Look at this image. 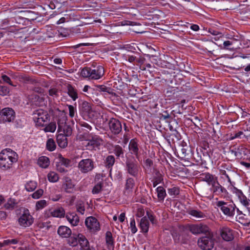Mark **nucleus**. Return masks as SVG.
Listing matches in <instances>:
<instances>
[{
  "instance_id": "33",
  "label": "nucleus",
  "mask_w": 250,
  "mask_h": 250,
  "mask_svg": "<svg viewBox=\"0 0 250 250\" xmlns=\"http://www.w3.org/2000/svg\"><path fill=\"white\" fill-rule=\"evenodd\" d=\"M115 159L113 155H108L104 160L105 167L110 169V171L112 170V167L115 163Z\"/></svg>"
},
{
  "instance_id": "27",
  "label": "nucleus",
  "mask_w": 250,
  "mask_h": 250,
  "mask_svg": "<svg viewBox=\"0 0 250 250\" xmlns=\"http://www.w3.org/2000/svg\"><path fill=\"white\" fill-rule=\"evenodd\" d=\"M67 94L73 101H75L78 98V92L72 85L68 84L66 86Z\"/></svg>"
},
{
  "instance_id": "36",
  "label": "nucleus",
  "mask_w": 250,
  "mask_h": 250,
  "mask_svg": "<svg viewBox=\"0 0 250 250\" xmlns=\"http://www.w3.org/2000/svg\"><path fill=\"white\" fill-rule=\"evenodd\" d=\"M113 151L117 159L120 157L124 158V150L120 146L118 145L114 146H113Z\"/></svg>"
},
{
  "instance_id": "64",
  "label": "nucleus",
  "mask_w": 250,
  "mask_h": 250,
  "mask_svg": "<svg viewBox=\"0 0 250 250\" xmlns=\"http://www.w3.org/2000/svg\"><path fill=\"white\" fill-rule=\"evenodd\" d=\"M62 165H61L60 164L57 163L56 167L58 171L62 173L66 172L67 170L64 167H62Z\"/></svg>"
},
{
  "instance_id": "11",
  "label": "nucleus",
  "mask_w": 250,
  "mask_h": 250,
  "mask_svg": "<svg viewBox=\"0 0 250 250\" xmlns=\"http://www.w3.org/2000/svg\"><path fill=\"white\" fill-rule=\"evenodd\" d=\"M55 114L57 118L58 131L62 132V129L65 126L67 120L66 113L64 110H60L57 109Z\"/></svg>"
},
{
  "instance_id": "44",
  "label": "nucleus",
  "mask_w": 250,
  "mask_h": 250,
  "mask_svg": "<svg viewBox=\"0 0 250 250\" xmlns=\"http://www.w3.org/2000/svg\"><path fill=\"white\" fill-rule=\"evenodd\" d=\"M47 178L48 180L52 183L57 182L59 179L58 174L54 171L50 172L47 175Z\"/></svg>"
},
{
  "instance_id": "62",
  "label": "nucleus",
  "mask_w": 250,
  "mask_h": 250,
  "mask_svg": "<svg viewBox=\"0 0 250 250\" xmlns=\"http://www.w3.org/2000/svg\"><path fill=\"white\" fill-rule=\"evenodd\" d=\"M161 117L164 120H166V122L167 123H170L172 119L167 111H165L164 113L162 114Z\"/></svg>"
},
{
  "instance_id": "2",
  "label": "nucleus",
  "mask_w": 250,
  "mask_h": 250,
  "mask_svg": "<svg viewBox=\"0 0 250 250\" xmlns=\"http://www.w3.org/2000/svg\"><path fill=\"white\" fill-rule=\"evenodd\" d=\"M18 159V154L10 148H6L0 152V167L3 170L10 168Z\"/></svg>"
},
{
  "instance_id": "45",
  "label": "nucleus",
  "mask_w": 250,
  "mask_h": 250,
  "mask_svg": "<svg viewBox=\"0 0 250 250\" xmlns=\"http://www.w3.org/2000/svg\"><path fill=\"white\" fill-rule=\"evenodd\" d=\"M56 129V124L55 122H51L47 125H46L44 128L43 130L45 132H54Z\"/></svg>"
},
{
  "instance_id": "6",
  "label": "nucleus",
  "mask_w": 250,
  "mask_h": 250,
  "mask_svg": "<svg viewBox=\"0 0 250 250\" xmlns=\"http://www.w3.org/2000/svg\"><path fill=\"white\" fill-rule=\"evenodd\" d=\"M125 169L130 175L137 177L141 170V167L135 160L127 159L125 162Z\"/></svg>"
},
{
  "instance_id": "43",
  "label": "nucleus",
  "mask_w": 250,
  "mask_h": 250,
  "mask_svg": "<svg viewBox=\"0 0 250 250\" xmlns=\"http://www.w3.org/2000/svg\"><path fill=\"white\" fill-rule=\"evenodd\" d=\"M56 147V145L55 141L52 138L48 139L46 144V149L50 151H52L55 149Z\"/></svg>"
},
{
  "instance_id": "13",
  "label": "nucleus",
  "mask_w": 250,
  "mask_h": 250,
  "mask_svg": "<svg viewBox=\"0 0 250 250\" xmlns=\"http://www.w3.org/2000/svg\"><path fill=\"white\" fill-rule=\"evenodd\" d=\"M86 227L91 231H97L100 229V224L97 219L93 216L87 217L85 221Z\"/></svg>"
},
{
  "instance_id": "5",
  "label": "nucleus",
  "mask_w": 250,
  "mask_h": 250,
  "mask_svg": "<svg viewBox=\"0 0 250 250\" xmlns=\"http://www.w3.org/2000/svg\"><path fill=\"white\" fill-rule=\"evenodd\" d=\"M216 206L227 216L232 217L235 214V206L232 202L219 201L216 202Z\"/></svg>"
},
{
  "instance_id": "16",
  "label": "nucleus",
  "mask_w": 250,
  "mask_h": 250,
  "mask_svg": "<svg viewBox=\"0 0 250 250\" xmlns=\"http://www.w3.org/2000/svg\"><path fill=\"white\" fill-rule=\"evenodd\" d=\"M189 230L194 234L206 233L208 231V228L205 225H192L189 226Z\"/></svg>"
},
{
  "instance_id": "55",
  "label": "nucleus",
  "mask_w": 250,
  "mask_h": 250,
  "mask_svg": "<svg viewBox=\"0 0 250 250\" xmlns=\"http://www.w3.org/2000/svg\"><path fill=\"white\" fill-rule=\"evenodd\" d=\"M46 206V201L44 200H42L38 201L36 203V208L37 209L39 210V209H42Z\"/></svg>"
},
{
  "instance_id": "32",
  "label": "nucleus",
  "mask_w": 250,
  "mask_h": 250,
  "mask_svg": "<svg viewBox=\"0 0 250 250\" xmlns=\"http://www.w3.org/2000/svg\"><path fill=\"white\" fill-rule=\"evenodd\" d=\"M50 214L54 217L61 218L65 215V210L63 208L61 207L51 210Z\"/></svg>"
},
{
  "instance_id": "49",
  "label": "nucleus",
  "mask_w": 250,
  "mask_h": 250,
  "mask_svg": "<svg viewBox=\"0 0 250 250\" xmlns=\"http://www.w3.org/2000/svg\"><path fill=\"white\" fill-rule=\"evenodd\" d=\"M168 193L171 196H176L180 193V189L178 187H173L168 189Z\"/></svg>"
},
{
  "instance_id": "20",
  "label": "nucleus",
  "mask_w": 250,
  "mask_h": 250,
  "mask_svg": "<svg viewBox=\"0 0 250 250\" xmlns=\"http://www.w3.org/2000/svg\"><path fill=\"white\" fill-rule=\"evenodd\" d=\"M65 218L73 226H77L79 223V217L75 212H69L66 213Z\"/></svg>"
},
{
  "instance_id": "40",
  "label": "nucleus",
  "mask_w": 250,
  "mask_h": 250,
  "mask_svg": "<svg viewBox=\"0 0 250 250\" xmlns=\"http://www.w3.org/2000/svg\"><path fill=\"white\" fill-rule=\"evenodd\" d=\"M219 171H222V170H224L225 171H228L229 173H234V170L232 169L231 166L229 164L225 163H222L218 167Z\"/></svg>"
},
{
  "instance_id": "7",
  "label": "nucleus",
  "mask_w": 250,
  "mask_h": 250,
  "mask_svg": "<svg viewBox=\"0 0 250 250\" xmlns=\"http://www.w3.org/2000/svg\"><path fill=\"white\" fill-rule=\"evenodd\" d=\"M78 167L81 173H87L94 168L95 163L91 159H83L79 162Z\"/></svg>"
},
{
  "instance_id": "12",
  "label": "nucleus",
  "mask_w": 250,
  "mask_h": 250,
  "mask_svg": "<svg viewBox=\"0 0 250 250\" xmlns=\"http://www.w3.org/2000/svg\"><path fill=\"white\" fill-rule=\"evenodd\" d=\"M109 129L114 135L119 134L122 130L121 123L116 118H111L108 122Z\"/></svg>"
},
{
  "instance_id": "17",
  "label": "nucleus",
  "mask_w": 250,
  "mask_h": 250,
  "mask_svg": "<svg viewBox=\"0 0 250 250\" xmlns=\"http://www.w3.org/2000/svg\"><path fill=\"white\" fill-rule=\"evenodd\" d=\"M62 188L67 193H73L75 191V185L68 177L64 178V182L62 185Z\"/></svg>"
},
{
  "instance_id": "29",
  "label": "nucleus",
  "mask_w": 250,
  "mask_h": 250,
  "mask_svg": "<svg viewBox=\"0 0 250 250\" xmlns=\"http://www.w3.org/2000/svg\"><path fill=\"white\" fill-rule=\"evenodd\" d=\"M106 243L108 250H113L114 248V242L112 234L110 231H107L105 235Z\"/></svg>"
},
{
  "instance_id": "52",
  "label": "nucleus",
  "mask_w": 250,
  "mask_h": 250,
  "mask_svg": "<svg viewBox=\"0 0 250 250\" xmlns=\"http://www.w3.org/2000/svg\"><path fill=\"white\" fill-rule=\"evenodd\" d=\"M237 41V39L235 38L231 39V41H226L223 42V48L226 49H231L229 47L231 45L234 41Z\"/></svg>"
},
{
  "instance_id": "28",
  "label": "nucleus",
  "mask_w": 250,
  "mask_h": 250,
  "mask_svg": "<svg viewBox=\"0 0 250 250\" xmlns=\"http://www.w3.org/2000/svg\"><path fill=\"white\" fill-rule=\"evenodd\" d=\"M78 242L83 250H85L89 247V242L86 237L82 234L78 235Z\"/></svg>"
},
{
  "instance_id": "4",
  "label": "nucleus",
  "mask_w": 250,
  "mask_h": 250,
  "mask_svg": "<svg viewBox=\"0 0 250 250\" xmlns=\"http://www.w3.org/2000/svg\"><path fill=\"white\" fill-rule=\"evenodd\" d=\"M33 119L37 126H44V123L50 120V116L48 112L42 109H38L34 111Z\"/></svg>"
},
{
  "instance_id": "35",
  "label": "nucleus",
  "mask_w": 250,
  "mask_h": 250,
  "mask_svg": "<svg viewBox=\"0 0 250 250\" xmlns=\"http://www.w3.org/2000/svg\"><path fill=\"white\" fill-rule=\"evenodd\" d=\"M50 164L49 159L46 156L40 157L38 161V164L41 167L46 168H47Z\"/></svg>"
},
{
  "instance_id": "60",
  "label": "nucleus",
  "mask_w": 250,
  "mask_h": 250,
  "mask_svg": "<svg viewBox=\"0 0 250 250\" xmlns=\"http://www.w3.org/2000/svg\"><path fill=\"white\" fill-rule=\"evenodd\" d=\"M1 78L4 83H8L10 85L13 86H16V85H15L12 83L10 78L9 77H8L7 76H6V75H2Z\"/></svg>"
},
{
  "instance_id": "25",
  "label": "nucleus",
  "mask_w": 250,
  "mask_h": 250,
  "mask_svg": "<svg viewBox=\"0 0 250 250\" xmlns=\"http://www.w3.org/2000/svg\"><path fill=\"white\" fill-rule=\"evenodd\" d=\"M149 225V223L148 220L146 216L143 217L141 219L139 224V227L142 232L146 233L148 232Z\"/></svg>"
},
{
  "instance_id": "38",
  "label": "nucleus",
  "mask_w": 250,
  "mask_h": 250,
  "mask_svg": "<svg viewBox=\"0 0 250 250\" xmlns=\"http://www.w3.org/2000/svg\"><path fill=\"white\" fill-rule=\"evenodd\" d=\"M167 140L169 143L170 141H171L172 143H174L175 141H178L180 139V135L178 131L176 130L167 136Z\"/></svg>"
},
{
  "instance_id": "3",
  "label": "nucleus",
  "mask_w": 250,
  "mask_h": 250,
  "mask_svg": "<svg viewBox=\"0 0 250 250\" xmlns=\"http://www.w3.org/2000/svg\"><path fill=\"white\" fill-rule=\"evenodd\" d=\"M104 74V67L101 65L93 66L91 67H85L81 71V76L89 80H98Z\"/></svg>"
},
{
  "instance_id": "24",
  "label": "nucleus",
  "mask_w": 250,
  "mask_h": 250,
  "mask_svg": "<svg viewBox=\"0 0 250 250\" xmlns=\"http://www.w3.org/2000/svg\"><path fill=\"white\" fill-rule=\"evenodd\" d=\"M100 145V140L97 137H93L92 139L87 141L86 146L88 149H93Z\"/></svg>"
},
{
  "instance_id": "34",
  "label": "nucleus",
  "mask_w": 250,
  "mask_h": 250,
  "mask_svg": "<svg viewBox=\"0 0 250 250\" xmlns=\"http://www.w3.org/2000/svg\"><path fill=\"white\" fill-rule=\"evenodd\" d=\"M96 87L99 92L107 93L114 96H116V94L113 92V90L109 87H107L104 85H97Z\"/></svg>"
},
{
  "instance_id": "23",
  "label": "nucleus",
  "mask_w": 250,
  "mask_h": 250,
  "mask_svg": "<svg viewBox=\"0 0 250 250\" xmlns=\"http://www.w3.org/2000/svg\"><path fill=\"white\" fill-rule=\"evenodd\" d=\"M29 100L32 104L37 106H40L43 102V98L40 97V96L37 94H33L29 95Z\"/></svg>"
},
{
  "instance_id": "39",
  "label": "nucleus",
  "mask_w": 250,
  "mask_h": 250,
  "mask_svg": "<svg viewBox=\"0 0 250 250\" xmlns=\"http://www.w3.org/2000/svg\"><path fill=\"white\" fill-rule=\"evenodd\" d=\"M176 153H177L178 156L182 159L186 158L188 154L187 149L184 146H180L177 149Z\"/></svg>"
},
{
  "instance_id": "31",
  "label": "nucleus",
  "mask_w": 250,
  "mask_h": 250,
  "mask_svg": "<svg viewBox=\"0 0 250 250\" xmlns=\"http://www.w3.org/2000/svg\"><path fill=\"white\" fill-rule=\"evenodd\" d=\"M156 190L158 201L160 202H163L167 195L165 189L163 187L159 186L157 188Z\"/></svg>"
},
{
  "instance_id": "50",
  "label": "nucleus",
  "mask_w": 250,
  "mask_h": 250,
  "mask_svg": "<svg viewBox=\"0 0 250 250\" xmlns=\"http://www.w3.org/2000/svg\"><path fill=\"white\" fill-rule=\"evenodd\" d=\"M62 131L65 136H69L71 135L72 129L69 125L65 124V126L62 128Z\"/></svg>"
},
{
  "instance_id": "37",
  "label": "nucleus",
  "mask_w": 250,
  "mask_h": 250,
  "mask_svg": "<svg viewBox=\"0 0 250 250\" xmlns=\"http://www.w3.org/2000/svg\"><path fill=\"white\" fill-rule=\"evenodd\" d=\"M58 163L61 165L68 167L71 166V161L70 159L64 158L62 155L60 154L58 157Z\"/></svg>"
},
{
  "instance_id": "53",
  "label": "nucleus",
  "mask_w": 250,
  "mask_h": 250,
  "mask_svg": "<svg viewBox=\"0 0 250 250\" xmlns=\"http://www.w3.org/2000/svg\"><path fill=\"white\" fill-rule=\"evenodd\" d=\"M10 92L9 89L5 86H0V95L4 96L8 95Z\"/></svg>"
},
{
  "instance_id": "15",
  "label": "nucleus",
  "mask_w": 250,
  "mask_h": 250,
  "mask_svg": "<svg viewBox=\"0 0 250 250\" xmlns=\"http://www.w3.org/2000/svg\"><path fill=\"white\" fill-rule=\"evenodd\" d=\"M199 179L201 181L206 182L208 185L210 186L218 180L217 177L209 172H205L200 174Z\"/></svg>"
},
{
  "instance_id": "57",
  "label": "nucleus",
  "mask_w": 250,
  "mask_h": 250,
  "mask_svg": "<svg viewBox=\"0 0 250 250\" xmlns=\"http://www.w3.org/2000/svg\"><path fill=\"white\" fill-rule=\"evenodd\" d=\"M69 109V115L70 117L73 118L76 113V108L72 105H68Z\"/></svg>"
},
{
  "instance_id": "8",
  "label": "nucleus",
  "mask_w": 250,
  "mask_h": 250,
  "mask_svg": "<svg viewBox=\"0 0 250 250\" xmlns=\"http://www.w3.org/2000/svg\"><path fill=\"white\" fill-rule=\"evenodd\" d=\"M34 222V218L28 209H25L18 219L19 225L23 228L30 226Z\"/></svg>"
},
{
  "instance_id": "9",
  "label": "nucleus",
  "mask_w": 250,
  "mask_h": 250,
  "mask_svg": "<svg viewBox=\"0 0 250 250\" xmlns=\"http://www.w3.org/2000/svg\"><path fill=\"white\" fill-rule=\"evenodd\" d=\"M15 118V112L14 110L10 107H5L0 111V120L3 123L11 122Z\"/></svg>"
},
{
  "instance_id": "26",
  "label": "nucleus",
  "mask_w": 250,
  "mask_h": 250,
  "mask_svg": "<svg viewBox=\"0 0 250 250\" xmlns=\"http://www.w3.org/2000/svg\"><path fill=\"white\" fill-rule=\"evenodd\" d=\"M57 142L60 147L64 148L67 146L66 136L62 133H60L57 136Z\"/></svg>"
},
{
  "instance_id": "19",
  "label": "nucleus",
  "mask_w": 250,
  "mask_h": 250,
  "mask_svg": "<svg viewBox=\"0 0 250 250\" xmlns=\"http://www.w3.org/2000/svg\"><path fill=\"white\" fill-rule=\"evenodd\" d=\"M135 186V181L131 177L128 178L126 180L125 187L124 193L126 195H129L132 192V190Z\"/></svg>"
},
{
  "instance_id": "63",
  "label": "nucleus",
  "mask_w": 250,
  "mask_h": 250,
  "mask_svg": "<svg viewBox=\"0 0 250 250\" xmlns=\"http://www.w3.org/2000/svg\"><path fill=\"white\" fill-rule=\"evenodd\" d=\"M79 124L81 126L86 128L87 129V131L91 130L92 129V127L85 122H80Z\"/></svg>"
},
{
  "instance_id": "1",
  "label": "nucleus",
  "mask_w": 250,
  "mask_h": 250,
  "mask_svg": "<svg viewBox=\"0 0 250 250\" xmlns=\"http://www.w3.org/2000/svg\"><path fill=\"white\" fill-rule=\"evenodd\" d=\"M202 196L211 199L214 195L221 197L227 196L228 192L227 190L219 183L218 180L216 181L210 186L209 188H202L200 189Z\"/></svg>"
},
{
  "instance_id": "47",
  "label": "nucleus",
  "mask_w": 250,
  "mask_h": 250,
  "mask_svg": "<svg viewBox=\"0 0 250 250\" xmlns=\"http://www.w3.org/2000/svg\"><path fill=\"white\" fill-rule=\"evenodd\" d=\"M153 179L161 183L163 181V175L159 170L154 171Z\"/></svg>"
},
{
  "instance_id": "41",
  "label": "nucleus",
  "mask_w": 250,
  "mask_h": 250,
  "mask_svg": "<svg viewBox=\"0 0 250 250\" xmlns=\"http://www.w3.org/2000/svg\"><path fill=\"white\" fill-rule=\"evenodd\" d=\"M37 187V183L35 181H30L25 185V188L27 191H34Z\"/></svg>"
},
{
  "instance_id": "21",
  "label": "nucleus",
  "mask_w": 250,
  "mask_h": 250,
  "mask_svg": "<svg viewBox=\"0 0 250 250\" xmlns=\"http://www.w3.org/2000/svg\"><path fill=\"white\" fill-rule=\"evenodd\" d=\"M128 148L130 153L137 158L139 152L138 144L136 139H131L129 142Z\"/></svg>"
},
{
  "instance_id": "58",
  "label": "nucleus",
  "mask_w": 250,
  "mask_h": 250,
  "mask_svg": "<svg viewBox=\"0 0 250 250\" xmlns=\"http://www.w3.org/2000/svg\"><path fill=\"white\" fill-rule=\"evenodd\" d=\"M130 228L132 233L134 234L137 231V228L136 227L135 221L134 218L131 219L130 221Z\"/></svg>"
},
{
  "instance_id": "18",
  "label": "nucleus",
  "mask_w": 250,
  "mask_h": 250,
  "mask_svg": "<svg viewBox=\"0 0 250 250\" xmlns=\"http://www.w3.org/2000/svg\"><path fill=\"white\" fill-rule=\"evenodd\" d=\"M220 234L222 238L226 241H230L233 239L232 230L229 228H222L220 230Z\"/></svg>"
},
{
  "instance_id": "22",
  "label": "nucleus",
  "mask_w": 250,
  "mask_h": 250,
  "mask_svg": "<svg viewBox=\"0 0 250 250\" xmlns=\"http://www.w3.org/2000/svg\"><path fill=\"white\" fill-rule=\"evenodd\" d=\"M58 234L62 238L69 237L71 234V230L67 227L62 226L58 229Z\"/></svg>"
},
{
  "instance_id": "30",
  "label": "nucleus",
  "mask_w": 250,
  "mask_h": 250,
  "mask_svg": "<svg viewBox=\"0 0 250 250\" xmlns=\"http://www.w3.org/2000/svg\"><path fill=\"white\" fill-rule=\"evenodd\" d=\"M188 213L196 219H201L206 217L204 212L199 210L190 209L188 211Z\"/></svg>"
},
{
  "instance_id": "51",
  "label": "nucleus",
  "mask_w": 250,
  "mask_h": 250,
  "mask_svg": "<svg viewBox=\"0 0 250 250\" xmlns=\"http://www.w3.org/2000/svg\"><path fill=\"white\" fill-rule=\"evenodd\" d=\"M146 59L144 57H140L139 58H136L135 60L137 62V65L140 66V68L142 70H145L146 69V67L144 66H142V64L144 63Z\"/></svg>"
},
{
  "instance_id": "48",
  "label": "nucleus",
  "mask_w": 250,
  "mask_h": 250,
  "mask_svg": "<svg viewBox=\"0 0 250 250\" xmlns=\"http://www.w3.org/2000/svg\"><path fill=\"white\" fill-rule=\"evenodd\" d=\"M77 211L81 214H84L85 212V207L84 203L83 202H79L76 205Z\"/></svg>"
},
{
  "instance_id": "56",
  "label": "nucleus",
  "mask_w": 250,
  "mask_h": 250,
  "mask_svg": "<svg viewBox=\"0 0 250 250\" xmlns=\"http://www.w3.org/2000/svg\"><path fill=\"white\" fill-rule=\"evenodd\" d=\"M220 174L221 175H224L227 179L229 183H231V180L230 178V176H232L234 174V173H229L228 171H225L224 170H222V171H219Z\"/></svg>"
},
{
  "instance_id": "14",
  "label": "nucleus",
  "mask_w": 250,
  "mask_h": 250,
  "mask_svg": "<svg viewBox=\"0 0 250 250\" xmlns=\"http://www.w3.org/2000/svg\"><path fill=\"white\" fill-rule=\"evenodd\" d=\"M91 105L87 102H83L80 107V112L83 119L90 118L92 113Z\"/></svg>"
},
{
  "instance_id": "46",
  "label": "nucleus",
  "mask_w": 250,
  "mask_h": 250,
  "mask_svg": "<svg viewBox=\"0 0 250 250\" xmlns=\"http://www.w3.org/2000/svg\"><path fill=\"white\" fill-rule=\"evenodd\" d=\"M103 188V183L99 182L93 187L92 192L93 194H98L100 193Z\"/></svg>"
},
{
  "instance_id": "59",
  "label": "nucleus",
  "mask_w": 250,
  "mask_h": 250,
  "mask_svg": "<svg viewBox=\"0 0 250 250\" xmlns=\"http://www.w3.org/2000/svg\"><path fill=\"white\" fill-rule=\"evenodd\" d=\"M68 243L70 246L72 247L76 246L78 244V237H69V238L68 239Z\"/></svg>"
},
{
  "instance_id": "42",
  "label": "nucleus",
  "mask_w": 250,
  "mask_h": 250,
  "mask_svg": "<svg viewBox=\"0 0 250 250\" xmlns=\"http://www.w3.org/2000/svg\"><path fill=\"white\" fill-rule=\"evenodd\" d=\"M16 204V201L14 199L10 198L4 204V207L6 209L12 210L15 208Z\"/></svg>"
},
{
  "instance_id": "61",
  "label": "nucleus",
  "mask_w": 250,
  "mask_h": 250,
  "mask_svg": "<svg viewBox=\"0 0 250 250\" xmlns=\"http://www.w3.org/2000/svg\"><path fill=\"white\" fill-rule=\"evenodd\" d=\"M242 135H244V136H245V135H244L243 132L240 131L237 133H235L234 134H231L230 139L233 140L236 138H241Z\"/></svg>"
},
{
  "instance_id": "10",
  "label": "nucleus",
  "mask_w": 250,
  "mask_h": 250,
  "mask_svg": "<svg viewBox=\"0 0 250 250\" xmlns=\"http://www.w3.org/2000/svg\"><path fill=\"white\" fill-rule=\"evenodd\" d=\"M198 245L203 250H211L214 246V240L210 235L200 238Z\"/></svg>"
},
{
  "instance_id": "54",
  "label": "nucleus",
  "mask_w": 250,
  "mask_h": 250,
  "mask_svg": "<svg viewBox=\"0 0 250 250\" xmlns=\"http://www.w3.org/2000/svg\"><path fill=\"white\" fill-rule=\"evenodd\" d=\"M43 190L42 189H39L32 194L31 196L33 198L37 199L40 198L43 194Z\"/></svg>"
}]
</instances>
